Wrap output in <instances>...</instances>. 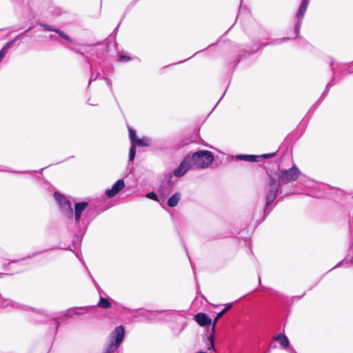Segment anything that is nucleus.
<instances>
[{
    "mask_svg": "<svg viewBox=\"0 0 353 353\" xmlns=\"http://www.w3.org/2000/svg\"><path fill=\"white\" fill-rule=\"evenodd\" d=\"M278 179L270 175L269 181L265 185L266 204L264 212L268 214L272 208L270 205L274 201L280 187V183H288L296 181L300 175L299 169L294 165L292 168L285 170H279L276 173Z\"/></svg>",
    "mask_w": 353,
    "mask_h": 353,
    "instance_id": "obj_1",
    "label": "nucleus"
},
{
    "mask_svg": "<svg viewBox=\"0 0 353 353\" xmlns=\"http://www.w3.org/2000/svg\"><path fill=\"white\" fill-rule=\"evenodd\" d=\"M125 336V329L122 325L117 326L110 334L109 341L103 353H113L121 344Z\"/></svg>",
    "mask_w": 353,
    "mask_h": 353,
    "instance_id": "obj_2",
    "label": "nucleus"
},
{
    "mask_svg": "<svg viewBox=\"0 0 353 353\" xmlns=\"http://www.w3.org/2000/svg\"><path fill=\"white\" fill-rule=\"evenodd\" d=\"M214 161L213 154L208 150H201L190 154V162L197 168L205 169Z\"/></svg>",
    "mask_w": 353,
    "mask_h": 353,
    "instance_id": "obj_3",
    "label": "nucleus"
},
{
    "mask_svg": "<svg viewBox=\"0 0 353 353\" xmlns=\"http://www.w3.org/2000/svg\"><path fill=\"white\" fill-rule=\"evenodd\" d=\"M54 198L57 202L60 209L61 211L68 217V218H72L73 217V211L72 208L71 207L70 202L62 194L54 192Z\"/></svg>",
    "mask_w": 353,
    "mask_h": 353,
    "instance_id": "obj_4",
    "label": "nucleus"
},
{
    "mask_svg": "<svg viewBox=\"0 0 353 353\" xmlns=\"http://www.w3.org/2000/svg\"><path fill=\"white\" fill-rule=\"evenodd\" d=\"M310 0H302L301 5L298 9L296 14V21L295 23L294 31L296 33V37H298L300 32L301 26L302 21L307 10L309 2Z\"/></svg>",
    "mask_w": 353,
    "mask_h": 353,
    "instance_id": "obj_5",
    "label": "nucleus"
},
{
    "mask_svg": "<svg viewBox=\"0 0 353 353\" xmlns=\"http://www.w3.org/2000/svg\"><path fill=\"white\" fill-rule=\"evenodd\" d=\"M192 167V163L190 162V154H188L183 159L180 165L174 170L173 174L176 177H181L183 176Z\"/></svg>",
    "mask_w": 353,
    "mask_h": 353,
    "instance_id": "obj_6",
    "label": "nucleus"
},
{
    "mask_svg": "<svg viewBox=\"0 0 353 353\" xmlns=\"http://www.w3.org/2000/svg\"><path fill=\"white\" fill-rule=\"evenodd\" d=\"M275 156V153L265 154L263 155L252 154H239L236 156V159L240 161H245L248 162H257L263 159H269Z\"/></svg>",
    "mask_w": 353,
    "mask_h": 353,
    "instance_id": "obj_7",
    "label": "nucleus"
},
{
    "mask_svg": "<svg viewBox=\"0 0 353 353\" xmlns=\"http://www.w3.org/2000/svg\"><path fill=\"white\" fill-rule=\"evenodd\" d=\"M125 187V183L123 179H119L117 182L112 186V188L107 189L105 190V194L108 198H112L116 196L121 190H122Z\"/></svg>",
    "mask_w": 353,
    "mask_h": 353,
    "instance_id": "obj_8",
    "label": "nucleus"
},
{
    "mask_svg": "<svg viewBox=\"0 0 353 353\" xmlns=\"http://www.w3.org/2000/svg\"><path fill=\"white\" fill-rule=\"evenodd\" d=\"M88 205V203L85 201L77 203L74 205V212L73 213V215L74 216V220L76 223H79L82 212L85 210Z\"/></svg>",
    "mask_w": 353,
    "mask_h": 353,
    "instance_id": "obj_9",
    "label": "nucleus"
},
{
    "mask_svg": "<svg viewBox=\"0 0 353 353\" xmlns=\"http://www.w3.org/2000/svg\"><path fill=\"white\" fill-rule=\"evenodd\" d=\"M194 319L202 327L208 326L212 323L211 319L205 313H198L194 316Z\"/></svg>",
    "mask_w": 353,
    "mask_h": 353,
    "instance_id": "obj_10",
    "label": "nucleus"
},
{
    "mask_svg": "<svg viewBox=\"0 0 353 353\" xmlns=\"http://www.w3.org/2000/svg\"><path fill=\"white\" fill-rule=\"evenodd\" d=\"M225 314V311L221 310L220 312H219L216 315V316L214 318L212 323V333L208 337V339L210 342V345L208 347V350H214V329L216 324L217 323L219 319Z\"/></svg>",
    "mask_w": 353,
    "mask_h": 353,
    "instance_id": "obj_11",
    "label": "nucleus"
},
{
    "mask_svg": "<svg viewBox=\"0 0 353 353\" xmlns=\"http://www.w3.org/2000/svg\"><path fill=\"white\" fill-rule=\"evenodd\" d=\"M0 307L6 308L10 311L12 308H19L21 305L10 299H0Z\"/></svg>",
    "mask_w": 353,
    "mask_h": 353,
    "instance_id": "obj_12",
    "label": "nucleus"
},
{
    "mask_svg": "<svg viewBox=\"0 0 353 353\" xmlns=\"http://www.w3.org/2000/svg\"><path fill=\"white\" fill-rule=\"evenodd\" d=\"M181 198V194L180 192H176L168 200V205L171 208L175 207Z\"/></svg>",
    "mask_w": 353,
    "mask_h": 353,
    "instance_id": "obj_13",
    "label": "nucleus"
},
{
    "mask_svg": "<svg viewBox=\"0 0 353 353\" xmlns=\"http://www.w3.org/2000/svg\"><path fill=\"white\" fill-rule=\"evenodd\" d=\"M275 340L278 341L284 348H287L289 346V340L285 334H279L275 337Z\"/></svg>",
    "mask_w": 353,
    "mask_h": 353,
    "instance_id": "obj_14",
    "label": "nucleus"
},
{
    "mask_svg": "<svg viewBox=\"0 0 353 353\" xmlns=\"http://www.w3.org/2000/svg\"><path fill=\"white\" fill-rule=\"evenodd\" d=\"M135 145L141 147L149 146L151 144V139L148 137L138 138L134 142Z\"/></svg>",
    "mask_w": 353,
    "mask_h": 353,
    "instance_id": "obj_15",
    "label": "nucleus"
},
{
    "mask_svg": "<svg viewBox=\"0 0 353 353\" xmlns=\"http://www.w3.org/2000/svg\"><path fill=\"white\" fill-rule=\"evenodd\" d=\"M97 305L103 309H108L110 307L111 303L108 299L101 297Z\"/></svg>",
    "mask_w": 353,
    "mask_h": 353,
    "instance_id": "obj_16",
    "label": "nucleus"
},
{
    "mask_svg": "<svg viewBox=\"0 0 353 353\" xmlns=\"http://www.w3.org/2000/svg\"><path fill=\"white\" fill-rule=\"evenodd\" d=\"M338 65H339L335 64V63H334V62H331V66H332V70L334 76H333L332 81L327 84V88L329 87L332 83V82L335 80V79L336 78Z\"/></svg>",
    "mask_w": 353,
    "mask_h": 353,
    "instance_id": "obj_17",
    "label": "nucleus"
},
{
    "mask_svg": "<svg viewBox=\"0 0 353 353\" xmlns=\"http://www.w3.org/2000/svg\"><path fill=\"white\" fill-rule=\"evenodd\" d=\"M12 46V42H8L0 50V57L3 59L5 57L6 54L8 52V50Z\"/></svg>",
    "mask_w": 353,
    "mask_h": 353,
    "instance_id": "obj_18",
    "label": "nucleus"
},
{
    "mask_svg": "<svg viewBox=\"0 0 353 353\" xmlns=\"http://www.w3.org/2000/svg\"><path fill=\"white\" fill-rule=\"evenodd\" d=\"M136 155V145L135 143H131L130 152H129V161H132Z\"/></svg>",
    "mask_w": 353,
    "mask_h": 353,
    "instance_id": "obj_19",
    "label": "nucleus"
},
{
    "mask_svg": "<svg viewBox=\"0 0 353 353\" xmlns=\"http://www.w3.org/2000/svg\"><path fill=\"white\" fill-rule=\"evenodd\" d=\"M55 32L57 33L61 37L69 41L70 43L73 42V40L68 35L65 34L63 31L60 30L59 29L57 28V30H55Z\"/></svg>",
    "mask_w": 353,
    "mask_h": 353,
    "instance_id": "obj_20",
    "label": "nucleus"
},
{
    "mask_svg": "<svg viewBox=\"0 0 353 353\" xmlns=\"http://www.w3.org/2000/svg\"><path fill=\"white\" fill-rule=\"evenodd\" d=\"M129 137L130 139L131 143H134V142L136 141V139H138V137H137V134H136V132L130 128H129Z\"/></svg>",
    "mask_w": 353,
    "mask_h": 353,
    "instance_id": "obj_21",
    "label": "nucleus"
},
{
    "mask_svg": "<svg viewBox=\"0 0 353 353\" xmlns=\"http://www.w3.org/2000/svg\"><path fill=\"white\" fill-rule=\"evenodd\" d=\"M39 26H42L46 30H48V31H52V32H55V30H57V28L52 26H50V25H48V24H46V23H39Z\"/></svg>",
    "mask_w": 353,
    "mask_h": 353,
    "instance_id": "obj_22",
    "label": "nucleus"
},
{
    "mask_svg": "<svg viewBox=\"0 0 353 353\" xmlns=\"http://www.w3.org/2000/svg\"><path fill=\"white\" fill-rule=\"evenodd\" d=\"M146 197L151 199L152 200L157 201V195L154 192H149L146 194Z\"/></svg>",
    "mask_w": 353,
    "mask_h": 353,
    "instance_id": "obj_23",
    "label": "nucleus"
},
{
    "mask_svg": "<svg viewBox=\"0 0 353 353\" xmlns=\"http://www.w3.org/2000/svg\"><path fill=\"white\" fill-rule=\"evenodd\" d=\"M289 39H290V37H285V38H283L281 39H279L278 41H275L274 43L279 44V43H282L283 41H288Z\"/></svg>",
    "mask_w": 353,
    "mask_h": 353,
    "instance_id": "obj_24",
    "label": "nucleus"
},
{
    "mask_svg": "<svg viewBox=\"0 0 353 353\" xmlns=\"http://www.w3.org/2000/svg\"><path fill=\"white\" fill-rule=\"evenodd\" d=\"M233 306V304L232 303H228L226 305H225V307L222 310L223 311H225V313L228 310H230L232 307Z\"/></svg>",
    "mask_w": 353,
    "mask_h": 353,
    "instance_id": "obj_25",
    "label": "nucleus"
},
{
    "mask_svg": "<svg viewBox=\"0 0 353 353\" xmlns=\"http://www.w3.org/2000/svg\"><path fill=\"white\" fill-rule=\"evenodd\" d=\"M50 250V249H49V250H44V252L48 251V250ZM42 252H43V251H41V252H38L34 253L32 255H29V256H28L27 257L23 258V259H30V258H31L32 256H35V255H37V254H41V253H42Z\"/></svg>",
    "mask_w": 353,
    "mask_h": 353,
    "instance_id": "obj_26",
    "label": "nucleus"
},
{
    "mask_svg": "<svg viewBox=\"0 0 353 353\" xmlns=\"http://www.w3.org/2000/svg\"><path fill=\"white\" fill-rule=\"evenodd\" d=\"M119 60L121 61H128L130 60V58L126 57V56H120L119 57Z\"/></svg>",
    "mask_w": 353,
    "mask_h": 353,
    "instance_id": "obj_27",
    "label": "nucleus"
},
{
    "mask_svg": "<svg viewBox=\"0 0 353 353\" xmlns=\"http://www.w3.org/2000/svg\"><path fill=\"white\" fill-rule=\"evenodd\" d=\"M99 77V74H97L95 77H94V74H92L91 75V77H90V83L92 81H94L95 79H97Z\"/></svg>",
    "mask_w": 353,
    "mask_h": 353,
    "instance_id": "obj_28",
    "label": "nucleus"
},
{
    "mask_svg": "<svg viewBox=\"0 0 353 353\" xmlns=\"http://www.w3.org/2000/svg\"><path fill=\"white\" fill-rule=\"evenodd\" d=\"M32 28L30 27L29 28H28L27 30H26L25 31H23V32H21V34H19V35H20V37L21 36H23V35H26V34Z\"/></svg>",
    "mask_w": 353,
    "mask_h": 353,
    "instance_id": "obj_29",
    "label": "nucleus"
},
{
    "mask_svg": "<svg viewBox=\"0 0 353 353\" xmlns=\"http://www.w3.org/2000/svg\"><path fill=\"white\" fill-rule=\"evenodd\" d=\"M20 37V35L16 36L10 42H12V44Z\"/></svg>",
    "mask_w": 353,
    "mask_h": 353,
    "instance_id": "obj_30",
    "label": "nucleus"
},
{
    "mask_svg": "<svg viewBox=\"0 0 353 353\" xmlns=\"http://www.w3.org/2000/svg\"><path fill=\"white\" fill-rule=\"evenodd\" d=\"M49 39L51 40H57V38L54 35H50Z\"/></svg>",
    "mask_w": 353,
    "mask_h": 353,
    "instance_id": "obj_31",
    "label": "nucleus"
},
{
    "mask_svg": "<svg viewBox=\"0 0 353 353\" xmlns=\"http://www.w3.org/2000/svg\"><path fill=\"white\" fill-rule=\"evenodd\" d=\"M289 351L290 353H296V352L294 349H292V348H290Z\"/></svg>",
    "mask_w": 353,
    "mask_h": 353,
    "instance_id": "obj_32",
    "label": "nucleus"
},
{
    "mask_svg": "<svg viewBox=\"0 0 353 353\" xmlns=\"http://www.w3.org/2000/svg\"><path fill=\"white\" fill-rule=\"evenodd\" d=\"M59 326V323L57 321V325H56V330H58Z\"/></svg>",
    "mask_w": 353,
    "mask_h": 353,
    "instance_id": "obj_33",
    "label": "nucleus"
},
{
    "mask_svg": "<svg viewBox=\"0 0 353 353\" xmlns=\"http://www.w3.org/2000/svg\"><path fill=\"white\" fill-rule=\"evenodd\" d=\"M261 48V46H259V47H257L256 50H253V52H256V51H257V50H259Z\"/></svg>",
    "mask_w": 353,
    "mask_h": 353,
    "instance_id": "obj_34",
    "label": "nucleus"
},
{
    "mask_svg": "<svg viewBox=\"0 0 353 353\" xmlns=\"http://www.w3.org/2000/svg\"><path fill=\"white\" fill-rule=\"evenodd\" d=\"M107 84L110 87L111 86V84L110 83V81L108 79H107Z\"/></svg>",
    "mask_w": 353,
    "mask_h": 353,
    "instance_id": "obj_35",
    "label": "nucleus"
},
{
    "mask_svg": "<svg viewBox=\"0 0 353 353\" xmlns=\"http://www.w3.org/2000/svg\"><path fill=\"white\" fill-rule=\"evenodd\" d=\"M3 58L0 57V62L2 61Z\"/></svg>",
    "mask_w": 353,
    "mask_h": 353,
    "instance_id": "obj_36",
    "label": "nucleus"
}]
</instances>
